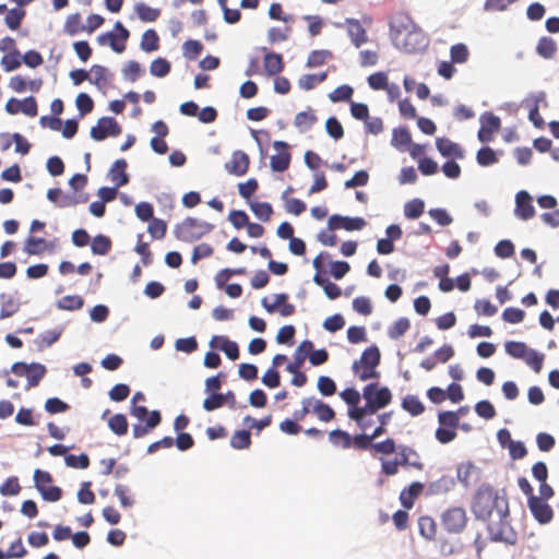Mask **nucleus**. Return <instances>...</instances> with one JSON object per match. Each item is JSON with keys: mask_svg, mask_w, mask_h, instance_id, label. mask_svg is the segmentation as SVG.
Masks as SVG:
<instances>
[{"mask_svg": "<svg viewBox=\"0 0 559 559\" xmlns=\"http://www.w3.org/2000/svg\"><path fill=\"white\" fill-rule=\"evenodd\" d=\"M347 34L355 47H360L368 41V35L365 27L356 19H346L345 21Z\"/></svg>", "mask_w": 559, "mask_h": 559, "instance_id": "obj_21", "label": "nucleus"}, {"mask_svg": "<svg viewBox=\"0 0 559 559\" xmlns=\"http://www.w3.org/2000/svg\"><path fill=\"white\" fill-rule=\"evenodd\" d=\"M391 36L396 48L407 52L423 51L428 44L424 32L408 15H397L391 22Z\"/></svg>", "mask_w": 559, "mask_h": 559, "instance_id": "obj_1", "label": "nucleus"}, {"mask_svg": "<svg viewBox=\"0 0 559 559\" xmlns=\"http://www.w3.org/2000/svg\"><path fill=\"white\" fill-rule=\"evenodd\" d=\"M557 51V44L556 41L550 37H542L536 46V52L545 58V59H551Z\"/></svg>", "mask_w": 559, "mask_h": 559, "instance_id": "obj_33", "label": "nucleus"}, {"mask_svg": "<svg viewBox=\"0 0 559 559\" xmlns=\"http://www.w3.org/2000/svg\"><path fill=\"white\" fill-rule=\"evenodd\" d=\"M120 133L121 127L112 117L98 119L97 124L91 129V136L95 141H103L108 136H118Z\"/></svg>", "mask_w": 559, "mask_h": 559, "instance_id": "obj_11", "label": "nucleus"}, {"mask_svg": "<svg viewBox=\"0 0 559 559\" xmlns=\"http://www.w3.org/2000/svg\"><path fill=\"white\" fill-rule=\"evenodd\" d=\"M409 320L407 318H400L388 329V335L392 340H399L409 330Z\"/></svg>", "mask_w": 559, "mask_h": 559, "instance_id": "obj_45", "label": "nucleus"}, {"mask_svg": "<svg viewBox=\"0 0 559 559\" xmlns=\"http://www.w3.org/2000/svg\"><path fill=\"white\" fill-rule=\"evenodd\" d=\"M64 31L69 35H75L80 32L86 31V27L82 24V19L79 13L70 14L67 17Z\"/></svg>", "mask_w": 559, "mask_h": 559, "instance_id": "obj_50", "label": "nucleus"}, {"mask_svg": "<svg viewBox=\"0 0 559 559\" xmlns=\"http://www.w3.org/2000/svg\"><path fill=\"white\" fill-rule=\"evenodd\" d=\"M419 533L426 539L432 540L437 535V525L432 518L420 516L418 520Z\"/></svg>", "mask_w": 559, "mask_h": 559, "instance_id": "obj_37", "label": "nucleus"}, {"mask_svg": "<svg viewBox=\"0 0 559 559\" xmlns=\"http://www.w3.org/2000/svg\"><path fill=\"white\" fill-rule=\"evenodd\" d=\"M540 103L546 104L545 92H539V93L533 95L531 98L526 99V104L528 107V119L538 129L544 128V124H545V121L539 114V104Z\"/></svg>", "mask_w": 559, "mask_h": 559, "instance_id": "obj_18", "label": "nucleus"}, {"mask_svg": "<svg viewBox=\"0 0 559 559\" xmlns=\"http://www.w3.org/2000/svg\"><path fill=\"white\" fill-rule=\"evenodd\" d=\"M115 29L118 31V34L107 32L105 34H100L97 37V40L100 45L108 44L115 52L122 53L126 50V41L128 40L130 33L121 22H116Z\"/></svg>", "mask_w": 559, "mask_h": 559, "instance_id": "obj_8", "label": "nucleus"}, {"mask_svg": "<svg viewBox=\"0 0 559 559\" xmlns=\"http://www.w3.org/2000/svg\"><path fill=\"white\" fill-rule=\"evenodd\" d=\"M354 90L349 85H341L329 94V98L333 103L348 102L352 99Z\"/></svg>", "mask_w": 559, "mask_h": 559, "instance_id": "obj_53", "label": "nucleus"}, {"mask_svg": "<svg viewBox=\"0 0 559 559\" xmlns=\"http://www.w3.org/2000/svg\"><path fill=\"white\" fill-rule=\"evenodd\" d=\"M438 421L440 426L453 428L456 430L459 424H460V417L457 416V413L445 411L440 412L438 415Z\"/></svg>", "mask_w": 559, "mask_h": 559, "instance_id": "obj_62", "label": "nucleus"}, {"mask_svg": "<svg viewBox=\"0 0 559 559\" xmlns=\"http://www.w3.org/2000/svg\"><path fill=\"white\" fill-rule=\"evenodd\" d=\"M527 506L534 519L540 524L549 523L554 518L552 508L539 497H530Z\"/></svg>", "mask_w": 559, "mask_h": 559, "instance_id": "obj_12", "label": "nucleus"}, {"mask_svg": "<svg viewBox=\"0 0 559 559\" xmlns=\"http://www.w3.org/2000/svg\"><path fill=\"white\" fill-rule=\"evenodd\" d=\"M25 16V11L23 9H12L5 15V24L12 31H15L20 27L22 20Z\"/></svg>", "mask_w": 559, "mask_h": 559, "instance_id": "obj_60", "label": "nucleus"}, {"mask_svg": "<svg viewBox=\"0 0 559 559\" xmlns=\"http://www.w3.org/2000/svg\"><path fill=\"white\" fill-rule=\"evenodd\" d=\"M425 210V203L420 199H413L404 205V215L409 219L418 218Z\"/></svg>", "mask_w": 559, "mask_h": 559, "instance_id": "obj_48", "label": "nucleus"}, {"mask_svg": "<svg viewBox=\"0 0 559 559\" xmlns=\"http://www.w3.org/2000/svg\"><path fill=\"white\" fill-rule=\"evenodd\" d=\"M147 231L154 239H162L166 235L167 224L163 219L153 217L150 221Z\"/></svg>", "mask_w": 559, "mask_h": 559, "instance_id": "obj_54", "label": "nucleus"}, {"mask_svg": "<svg viewBox=\"0 0 559 559\" xmlns=\"http://www.w3.org/2000/svg\"><path fill=\"white\" fill-rule=\"evenodd\" d=\"M489 538L492 542L514 546L518 543V533L509 522L508 503L504 511L499 512V520L488 524Z\"/></svg>", "mask_w": 559, "mask_h": 559, "instance_id": "obj_4", "label": "nucleus"}, {"mask_svg": "<svg viewBox=\"0 0 559 559\" xmlns=\"http://www.w3.org/2000/svg\"><path fill=\"white\" fill-rule=\"evenodd\" d=\"M467 514L462 507H451L441 514V524L449 534H460L467 525Z\"/></svg>", "mask_w": 559, "mask_h": 559, "instance_id": "obj_7", "label": "nucleus"}, {"mask_svg": "<svg viewBox=\"0 0 559 559\" xmlns=\"http://www.w3.org/2000/svg\"><path fill=\"white\" fill-rule=\"evenodd\" d=\"M506 352L513 358L524 359L526 358L531 348L523 342L509 341L504 345Z\"/></svg>", "mask_w": 559, "mask_h": 559, "instance_id": "obj_43", "label": "nucleus"}, {"mask_svg": "<svg viewBox=\"0 0 559 559\" xmlns=\"http://www.w3.org/2000/svg\"><path fill=\"white\" fill-rule=\"evenodd\" d=\"M450 57L454 63H464L469 57V51L465 44H455L450 49Z\"/></svg>", "mask_w": 559, "mask_h": 559, "instance_id": "obj_55", "label": "nucleus"}, {"mask_svg": "<svg viewBox=\"0 0 559 559\" xmlns=\"http://www.w3.org/2000/svg\"><path fill=\"white\" fill-rule=\"evenodd\" d=\"M182 49L185 57L193 60L202 52L203 45L199 40L189 39L183 43Z\"/></svg>", "mask_w": 559, "mask_h": 559, "instance_id": "obj_64", "label": "nucleus"}, {"mask_svg": "<svg viewBox=\"0 0 559 559\" xmlns=\"http://www.w3.org/2000/svg\"><path fill=\"white\" fill-rule=\"evenodd\" d=\"M128 164L126 159H117L110 167L108 177L115 183L116 187L126 186L129 182V175L126 169Z\"/></svg>", "mask_w": 559, "mask_h": 559, "instance_id": "obj_26", "label": "nucleus"}, {"mask_svg": "<svg viewBox=\"0 0 559 559\" xmlns=\"http://www.w3.org/2000/svg\"><path fill=\"white\" fill-rule=\"evenodd\" d=\"M48 248L46 239L31 236L25 241L24 250L31 255H39Z\"/></svg>", "mask_w": 559, "mask_h": 559, "instance_id": "obj_35", "label": "nucleus"}, {"mask_svg": "<svg viewBox=\"0 0 559 559\" xmlns=\"http://www.w3.org/2000/svg\"><path fill=\"white\" fill-rule=\"evenodd\" d=\"M500 501L507 503L498 497L497 491L489 485L480 486L474 497L472 504L473 513L477 519L487 520L495 508L499 507Z\"/></svg>", "mask_w": 559, "mask_h": 559, "instance_id": "obj_2", "label": "nucleus"}, {"mask_svg": "<svg viewBox=\"0 0 559 559\" xmlns=\"http://www.w3.org/2000/svg\"><path fill=\"white\" fill-rule=\"evenodd\" d=\"M66 464L72 468L85 469L90 466V457L87 454L82 453L80 455L68 454L64 457Z\"/></svg>", "mask_w": 559, "mask_h": 559, "instance_id": "obj_58", "label": "nucleus"}, {"mask_svg": "<svg viewBox=\"0 0 559 559\" xmlns=\"http://www.w3.org/2000/svg\"><path fill=\"white\" fill-rule=\"evenodd\" d=\"M210 230V225L200 223L197 218L188 217L179 226V237L185 240L200 237L204 231Z\"/></svg>", "mask_w": 559, "mask_h": 559, "instance_id": "obj_17", "label": "nucleus"}, {"mask_svg": "<svg viewBox=\"0 0 559 559\" xmlns=\"http://www.w3.org/2000/svg\"><path fill=\"white\" fill-rule=\"evenodd\" d=\"M230 444L238 450L247 449L251 444L250 432L248 430L236 431L230 439Z\"/></svg>", "mask_w": 559, "mask_h": 559, "instance_id": "obj_52", "label": "nucleus"}, {"mask_svg": "<svg viewBox=\"0 0 559 559\" xmlns=\"http://www.w3.org/2000/svg\"><path fill=\"white\" fill-rule=\"evenodd\" d=\"M312 348L313 343L311 341H302L295 350L294 361L287 365L286 370L288 372H295L297 369H300L305 362V359L309 357V354L312 350Z\"/></svg>", "mask_w": 559, "mask_h": 559, "instance_id": "obj_25", "label": "nucleus"}, {"mask_svg": "<svg viewBox=\"0 0 559 559\" xmlns=\"http://www.w3.org/2000/svg\"><path fill=\"white\" fill-rule=\"evenodd\" d=\"M329 438H330V441L335 447H341L343 449H348L352 447V437L348 432H346L344 430H341V429L332 430L329 433Z\"/></svg>", "mask_w": 559, "mask_h": 559, "instance_id": "obj_49", "label": "nucleus"}, {"mask_svg": "<svg viewBox=\"0 0 559 559\" xmlns=\"http://www.w3.org/2000/svg\"><path fill=\"white\" fill-rule=\"evenodd\" d=\"M273 146L277 151V154L271 156V168L277 173L285 171L288 169L292 158L288 152V145L283 141H275Z\"/></svg>", "mask_w": 559, "mask_h": 559, "instance_id": "obj_16", "label": "nucleus"}, {"mask_svg": "<svg viewBox=\"0 0 559 559\" xmlns=\"http://www.w3.org/2000/svg\"><path fill=\"white\" fill-rule=\"evenodd\" d=\"M91 249L94 254L105 255L111 249V240L107 236L97 235L92 240Z\"/></svg>", "mask_w": 559, "mask_h": 559, "instance_id": "obj_44", "label": "nucleus"}, {"mask_svg": "<svg viewBox=\"0 0 559 559\" xmlns=\"http://www.w3.org/2000/svg\"><path fill=\"white\" fill-rule=\"evenodd\" d=\"M265 52L263 58L264 71L269 76H275L280 74L285 67L283 56L281 53L266 51V48H262Z\"/></svg>", "mask_w": 559, "mask_h": 559, "instance_id": "obj_20", "label": "nucleus"}, {"mask_svg": "<svg viewBox=\"0 0 559 559\" xmlns=\"http://www.w3.org/2000/svg\"><path fill=\"white\" fill-rule=\"evenodd\" d=\"M134 11L142 22H154L160 16L159 9L151 8L144 2L135 3Z\"/></svg>", "mask_w": 559, "mask_h": 559, "instance_id": "obj_30", "label": "nucleus"}, {"mask_svg": "<svg viewBox=\"0 0 559 559\" xmlns=\"http://www.w3.org/2000/svg\"><path fill=\"white\" fill-rule=\"evenodd\" d=\"M326 78V72L318 74H305L299 79L298 84L302 90L309 91L314 88L319 83L324 82Z\"/></svg>", "mask_w": 559, "mask_h": 559, "instance_id": "obj_47", "label": "nucleus"}, {"mask_svg": "<svg viewBox=\"0 0 559 559\" xmlns=\"http://www.w3.org/2000/svg\"><path fill=\"white\" fill-rule=\"evenodd\" d=\"M250 209L254 213V215L263 222L270 221L273 214V207L267 202H251Z\"/></svg>", "mask_w": 559, "mask_h": 559, "instance_id": "obj_46", "label": "nucleus"}, {"mask_svg": "<svg viewBox=\"0 0 559 559\" xmlns=\"http://www.w3.org/2000/svg\"><path fill=\"white\" fill-rule=\"evenodd\" d=\"M544 354L536 352L535 349H530L524 361L527 366H530L536 373H539L543 368L544 362Z\"/></svg>", "mask_w": 559, "mask_h": 559, "instance_id": "obj_61", "label": "nucleus"}, {"mask_svg": "<svg viewBox=\"0 0 559 559\" xmlns=\"http://www.w3.org/2000/svg\"><path fill=\"white\" fill-rule=\"evenodd\" d=\"M171 66L165 58L155 59L150 67L151 74L156 78H164L170 72Z\"/></svg>", "mask_w": 559, "mask_h": 559, "instance_id": "obj_51", "label": "nucleus"}, {"mask_svg": "<svg viewBox=\"0 0 559 559\" xmlns=\"http://www.w3.org/2000/svg\"><path fill=\"white\" fill-rule=\"evenodd\" d=\"M424 484L414 481L409 486L402 489L400 493V501L405 509H412L415 500L423 493Z\"/></svg>", "mask_w": 559, "mask_h": 559, "instance_id": "obj_23", "label": "nucleus"}, {"mask_svg": "<svg viewBox=\"0 0 559 559\" xmlns=\"http://www.w3.org/2000/svg\"><path fill=\"white\" fill-rule=\"evenodd\" d=\"M474 309L479 316L491 317L497 313L498 309L489 299H477Z\"/></svg>", "mask_w": 559, "mask_h": 559, "instance_id": "obj_63", "label": "nucleus"}, {"mask_svg": "<svg viewBox=\"0 0 559 559\" xmlns=\"http://www.w3.org/2000/svg\"><path fill=\"white\" fill-rule=\"evenodd\" d=\"M501 128V120L492 112H485L480 117V128L477 138L481 143H489L493 140L495 133Z\"/></svg>", "mask_w": 559, "mask_h": 559, "instance_id": "obj_10", "label": "nucleus"}, {"mask_svg": "<svg viewBox=\"0 0 559 559\" xmlns=\"http://www.w3.org/2000/svg\"><path fill=\"white\" fill-rule=\"evenodd\" d=\"M366 221L361 217H347L334 214L330 216L328 221V227L330 230L345 229L348 231L360 230L365 227Z\"/></svg>", "mask_w": 559, "mask_h": 559, "instance_id": "obj_14", "label": "nucleus"}, {"mask_svg": "<svg viewBox=\"0 0 559 559\" xmlns=\"http://www.w3.org/2000/svg\"><path fill=\"white\" fill-rule=\"evenodd\" d=\"M362 397L366 402H371L378 405V407L384 408L391 404L393 395L388 386H382L378 382H372L364 388Z\"/></svg>", "mask_w": 559, "mask_h": 559, "instance_id": "obj_9", "label": "nucleus"}, {"mask_svg": "<svg viewBox=\"0 0 559 559\" xmlns=\"http://www.w3.org/2000/svg\"><path fill=\"white\" fill-rule=\"evenodd\" d=\"M159 48V37L154 29H147L143 33L141 39V49L146 52L155 51Z\"/></svg>", "mask_w": 559, "mask_h": 559, "instance_id": "obj_42", "label": "nucleus"}, {"mask_svg": "<svg viewBox=\"0 0 559 559\" xmlns=\"http://www.w3.org/2000/svg\"><path fill=\"white\" fill-rule=\"evenodd\" d=\"M210 345L223 350L230 360L239 357V347L236 342L228 340L226 336H213Z\"/></svg>", "mask_w": 559, "mask_h": 559, "instance_id": "obj_27", "label": "nucleus"}, {"mask_svg": "<svg viewBox=\"0 0 559 559\" xmlns=\"http://www.w3.org/2000/svg\"><path fill=\"white\" fill-rule=\"evenodd\" d=\"M340 396L349 406L348 409L359 407L361 395L356 389H354V388L345 389L340 393Z\"/></svg>", "mask_w": 559, "mask_h": 559, "instance_id": "obj_56", "label": "nucleus"}, {"mask_svg": "<svg viewBox=\"0 0 559 559\" xmlns=\"http://www.w3.org/2000/svg\"><path fill=\"white\" fill-rule=\"evenodd\" d=\"M436 147L444 157H453L459 159L464 158V151L462 147L448 138H437Z\"/></svg>", "mask_w": 559, "mask_h": 559, "instance_id": "obj_24", "label": "nucleus"}, {"mask_svg": "<svg viewBox=\"0 0 559 559\" xmlns=\"http://www.w3.org/2000/svg\"><path fill=\"white\" fill-rule=\"evenodd\" d=\"M392 144L402 147L412 144V136L406 128H396L393 130Z\"/></svg>", "mask_w": 559, "mask_h": 559, "instance_id": "obj_57", "label": "nucleus"}, {"mask_svg": "<svg viewBox=\"0 0 559 559\" xmlns=\"http://www.w3.org/2000/svg\"><path fill=\"white\" fill-rule=\"evenodd\" d=\"M316 121L317 116L311 109H308L306 111L298 112L295 116L294 124L300 131H307L314 124Z\"/></svg>", "mask_w": 559, "mask_h": 559, "instance_id": "obj_36", "label": "nucleus"}, {"mask_svg": "<svg viewBox=\"0 0 559 559\" xmlns=\"http://www.w3.org/2000/svg\"><path fill=\"white\" fill-rule=\"evenodd\" d=\"M52 476L46 471L39 468L34 472V483L36 489L40 492L44 500L56 502L61 499L62 490L58 486L52 485Z\"/></svg>", "mask_w": 559, "mask_h": 559, "instance_id": "obj_6", "label": "nucleus"}, {"mask_svg": "<svg viewBox=\"0 0 559 559\" xmlns=\"http://www.w3.org/2000/svg\"><path fill=\"white\" fill-rule=\"evenodd\" d=\"M514 214L522 221H528L535 216L533 198L527 191L521 190L516 193Z\"/></svg>", "mask_w": 559, "mask_h": 559, "instance_id": "obj_13", "label": "nucleus"}, {"mask_svg": "<svg viewBox=\"0 0 559 559\" xmlns=\"http://www.w3.org/2000/svg\"><path fill=\"white\" fill-rule=\"evenodd\" d=\"M312 413H314L319 420L329 423L335 418L334 409L321 400L313 401Z\"/></svg>", "mask_w": 559, "mask_h": 559, "instance_id": "obj_31", "label": "nucleus"}, {"mask_svg": "<svg viewBox=\"0 0 559 559\" xmlns=\"http://www.w3.org/2000/svg\"><path fill=\"white\" fill-rule=\"evenodd\" d=\"M83 305V298L78 295H67L57 301V308L67 311L80 310Z\"/></svg>", "mask_w": 559, "mask_h": 559, "instance_id": "obj_38", "label": "nucleus"}, {"mask_svg": "<svg viewBox=\"0 0 559 559\" xmlns=\"http://www.w3.org/2000/svg\"><path fill=\"white\" fill-rule=\"evenodd\" d=\"M380 409H382V408L378 407V405H376L371 402H366V404L364 406H359L358 408L348 409L347 415L352 420H354L357 424V426L360 429L366 430V425L362 423V420L366 417L374 415Z\"/></svg>", "mask_w": 559, "mask_h": 559, "instance_id": "obj_22", "label": "nucleus"}, {"mask_svg": "<svg viewBox=\"0 0 559 559\" xmlns=\"http://www.w3.org/2000/svg\"><path fill=\"white\" fill-rule=\"evenodd\" d=\"M75 105L81 116L90 114L94 108V102L86 93H80L75 98Z\"/></svg>", "mask_w": 559, "mask_h": 559, "instance_id": "obj_59", "label": "nucleus"}, {"mask_svg": "<svg viewBox=\"0 0 559 559\" xmlns=\"http://www.w3.org/2000/svg\"><path fill=\"white\" fill-rule=\"evenodd\" d=\"M249 164V156L242 151H236L233 153L230 160L225 164V168L229 174L239 177L248 171Z\"/></svg>", "mask_w": 559, "mask_h": 559, "instance_id": "obj_19", "label": "nucleus"}, {"mask_svg": "<svg viewBox=\"0 0 559 559\" xmlns=\"http://www.w3.org/2000/svg\"><path fill=\"white\" fill-rule=\"evenodd\" d=\"M109 429L117 436H124L128 432V419L123 414H116L108 419Z\"/></svg>", "mask_w": 559, "mask_h": 559, "instance_id": "obj_39", "label": "nucleus"}, {"mask_svg": "<svg viewBox=\"0 0 559 559\" xmlns=\"http://www.w3.org/2000/svg\"><path fill=\"white\" fill-rule=\"evenodd\" d=\"M46 373V367L41 364L33 362L31 364V369L26 374L27 378V388L31 389L37 386L40 380L44 378Z\"/></svg>", "mask_w": 559, "mask_h": 559, "instance_id": "obj_40", "label": "nucleus"}, {"mask_svg": "<svg viewBox=\"0 0 559 559\" xmlns=\"http://www.w3.org/2000/svg\"><path fill=\"white\" fill-rule=\"evenodd\" d=\"M380 350L377 346L366 348L359 360L353 362V372L361 381L379 378L377 367L380 364Z\"/></svg>", "mask_w": 559, "mask_h": 559, "instance_id": "obj_3", "label": "nucleus"}, {"mask_svg": "<svg viewBox=\"0 0 559 559\" xmlns=\"http://www.w3.org/2000/svg\"><path fill=\"white\" fill-rule=\"evenodd\" d=\"M160 420H162L160 413L158 411H152L150 413V416L146 419V424L144 426H142V425H134L133 426V429H132L133 437L134 438H142V437H144L145 435L148 433V431L151 429H153L156 426H158L160 424Z\"/></svg>", "mask_w": 559, "mask_h": 559, "instance_id": "obj_29", "label": "nucleus"}, {"mask_svg": "<svg viewBox=\"0 0 559 559\" xmlns=\"http://www.w3.org/2000/svg\"><path fill=\"white\" fill-rule=\"evenodd\" d=\"M372 437L367 433L356 435L352 438V447L358 450L370 449L374 454L390 455L396 450L394 439L386 438L381 442H372Z\"/></svg>", "mask_w": 559, "mask_h": 559, "instance_id": "obj_5", "label": "nucleus"}, {"mask_svg": "<svg viewBox=\"0 0 559 559\" xmlns=\"http://www.w3.org/2000/svg\"><path fill=\"white\" fill-rule=\"evenodd\" d=\"M402 408L409 413L412 416L421 415L425 412V406L418 396L408 394L402 400Z\"/></svg>", "mask_w": 559, "mask_h": 559, "instance_id": "obj_32", "label": "nucleus"}, {"mask_svg": "<svg viewBox=\"0 0 559 559\" xmlns=\"http://www.w3.org/2000/svg\"><path fill=\"white\" fill-rule=\"evenodd\" d=\"M394 453L396 455L393 460L385 459L383 457L384 455L379 457L381 463V473L385 476H394L399 474L400 467L408 468V463L404 462L405 456H403V444H396V450Z\"/></svg>", "mask_w": 559, "mask_h": 559, "instance_id": "obj_15", "label": "nucleus"}, {"mask_svg": "<svg viewBox=\"0 0 559 559\" xmlns=\"http://www.w3.org/2000/svg\"><path fill=\"white\" fill-rule=\"evenodd\" d=\"M91 73L92 76H90V82L94 84L98 90L105 88L112 78L110 71L100 64H94L91 68Z\"/></svg>", "mask_w": 559, "mask_h": 559, "instance_id": "obj_28", "label": "nucleus"}, {"mask_svg": "<svg viewBox=\"0 0 559 559\" xmlns=\"http://www.w3.org/2000/svg\"><path fill=\"white\" fill-rule=\"evenodd\" d=\"M403 456H406L404 457V462L408 463V467H412L416 471L424 469L425 464L421 461L419 453L414 448L403 444Z\"/></svg>", "mask_w": 559, "mask_h": 559, "instance_id": "obj_34", "label": "nucleus"}, {"mask_svg": "<svg viewBox=\"0 0 559 559\" xmlns=\"http://www.w3.org/2000/svg\"><path fill=\"white\" fill-rule=\"evenodd\" d=\"M476 160L478 165L488 167L497 164L499 158L497 153L490 146H484L476 153Z\"/></svg>", "mask_w": 559, "mask_h": 559, "instance_id": "obj_41", "label": "nucleus"}]
</instances>
